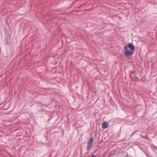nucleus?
I'll return each mask as SVG.
<instances>
[{"label":"nucleus","instance_id":"1","mask_svg":"<svg viewBox=\"0 0 157 157\" xmlns=\"http://www.w3.org/2000/svg\"><path fill=\"white\" fill-rule=\"evenodd\" d=\"M135 48L132 43H129L128 45H126L124 48V53L128 57L132 55L134 52Z\"/></svg>","mask_w":157,"mask_h":157},{"label":"nucleus","instance_id":"2","mask_svg":"<svg viewBox=\"0 0 157 157\" xmlns=\"http://www.w3.org/2000/svg\"><path fill=\"white\" fill-rule=\"evenodd\" d=\"M93 143V138H91L89 140L87 145L86 147L87 150H89L92 146Z\"/></svg>","mask_w":157,"mask_h":157},{"label":"nucleus","instance_id":"3","mask_svg":"<svg viewBox=\"0 0 157 157\" xmlns=\"http://www.w3.org/2000/svg\"><path fill=\"white\" fill-rule=\"evenodd\" d=\"M102 128L103 129L107 128L109 127V123L108 122H104L102 125Z\"/></svg>","mask_w":157,"mask_h":157},{"label":"nucleus","instance_id":"4","mask_svg":"<svg viewBox=\"0 0 157 157\" xmlns=\"http://www.w3.org/2000/svg\"><path fill=\"white\" fill-rule=\"evenodd\" d=\"M4 41L6 44H8L10 43H9L8 42V38L7 37H6L4 38Z\"/></svg>","mask_w":157,"mask_h":157},{"label":"nucleus","instance_id":"5","mask_svg":"<svg viewBox=\"0 0 157 157\" xmlns=\"http://www.w3.org/2000/svg\"><path fill=\"white\" fill-rule=\"evenodd\" d=\"M150 134V133H147V134H146V137H147V139H149V137H148V136H149V134Z\"/></svg>","mask_w":157,"mask_h":157},{"label":"nucleus","instance_id":"6","mask_svg":"<svg viewBox=\"0 0 157 157\" xmlns=\"http://www.w3.org/2000/svg\"><path fill=\"white\" fill-rule=\"evenodd\" d=\"M137 132V131H135L132 134L131 136H132L134 134H135Z\"/></svg>","mask_w":157,"mask_h":157},{"label":"nucleus","instance_id":"7","mask_svg":"<svg viewBox=\"0 0 157 157\" xmlns=\"http://www.w3.org/2000/svg\"><path fill=\"white\" fill-rule=\"evenodd\" d=\"M91 157H95V155H92Z\"/></svg>","mask_w":157,"mask_h":157}]
</instances>
